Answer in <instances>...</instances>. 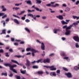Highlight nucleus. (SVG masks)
<instances>
[{
  "mask_svg": "<svg viewBox=\"0 0 79 79\" xmlns=\"http://www.w3.org/2000/svg\"><path fill=\"white\" fill-rule=\"evenodd\" d=\"M26 51L27 52H29V51H31L33 52V53H36L37 52V51H35L34 49L32 48H27L26 49Z\"/></svg>",
  "mask_w": 79,
  "mask_h": 79,
  "instance_id": "2",
  "label": "nucleus"
},
{
  "mask_svg": "<svg viewBox=\"0 0 79 79\" xmlns=\"http://www.w3.org/2000/svg\"><path fill=\"white\" fill-rule=\"evenodd\" d=\"M72 27H73V25H70L68 27H67V25H66L63 27V29H66L65 31L66 32H65V34L66 35H70L71 31L69 29H71Z\"/></svg>",
  "mask_w": 79,
  "mask_h": 79,
  "instance_id": "1",
  "label": "nucleus"
},
{
  "mask_svg": "<svg viewBox=\"0 0 79 79\" xmlns=\"http://www.w3.org/2000/svg\"><path fill=\"white\" fill-rule=\"evenodd\" d=\"M31 55V52L27 53L26 54V55Z\"/></svg>",
  "mask_w": 79,
  "mask_h": 79,
  "instance_id": "62",
  "label": "nucleus"
},
{
  "mask_svg": "<svg viewBox=\"0 0 79 79\" xmlns=\"http://www.w3.org/2000/svg\"><path fill=\"white\" fill-rule=\"evenodd\" d=\"M79 4V0H78L76 3V4L77 5Z\"/></svg>",
  "mask_w": 79,
  "mask_h": 79,
  "instance_id": "47",
  "label": "nucleus"
},
{
  "mask_svg": "<svg viewBox=\"0 0 79 79\" xmlns=\"http://www.w3.org/2000/svg\"><path fill=\"white\" fill-rule=\"evenodd\" d=\"M61 22L62 24H66V22L64 20H62L61 21Z\"/></svg>",
  "mask_w": 79,
  "mask_h": 79,
  "instance_id": "28",
  "label": "nucleus"
},
{
  "mask_svg": "<svg viewBox=\"0 0 79 79\" xmlns=\"http://www.w3.org/2000/svg\"><path fill=\"white\" fill-rule=\"evenodd\" d=\"M20 44H24V42L22 41L20 42Z\"/></svg>",
  "mask_w": 79,
  "mask_h": 79,
  "instance_id": "61",
  "label": "nucleus"
},
{
  "mask_svg": "<svg viewBox=\"0 0 79 79\" xmlns=\"http://www.w3.org/2000/svg\"><path fill=\"white\" fill-rule=\"evenodd\" d=\"M38 73L39 74H42L44 73V72L42 71H40L38 72Z\"/></svg>",
  "mask_w": 79,
  "mask_h": 79,
  "instance_id": "24",
  "label": "nucleus"
},
{
  "mask_svg": "<svg viewBox=\"0 0 79 79\" xmlns=\"http://www.w3.org/2000/svg\"><path fill=\"white\" fill-rule=\"evenodd\" d=\"M14 45L16 46H18V43H14Z\"/></svg>",
  "mask_w": 79,
  "mask_h": 79,
  "instance_id": "57",
  "label": "nucleus"
},
{
  "mask_svg": "<svg viewBox=\"0 0 79 79\" xmlns=\"http://www.w3.org/2000/svg\"><path fill=\"white\" fill-rule=\"evenodd\" d=\"M68 58H69V57H66L64 58V59H65V60H68V61H69V59Z\"/></svg>",
  "mask_w": 79,
  "mask_h": 79,
  "instance_id": "34",
  "label": "nucleus"
},
{
  "mask_svg": "<svg viewBox=\"0 0 79 79\" xmlns=\"http://www.w3.org/2000/svg\"><path fill=\"white\" fill-rule=\"evenodd\" d=\"M60 6V4H56L55 5H52V7H54V8H56V6Z\"/></svg>",
  "mask_w": 79,
  "mask_h": 79,
  "instance_id": "17",
  "label": "nucleus"
},
{
  "mask_svg": "<svg viewBox=\"0 0 79 79\" xmlns=\"http://www.w3.org/2000/svg\"><path fill=\"white\" fill-rule=\"evenodd\" d=\"M26 61L27 63L25 64V65L27 67H29L30 65H31V62H30V61L28 59L26 60Z\"/></svg>",
  "mask_w": 79,
  "mask_h": 79,
  "instance_id": "5",
  "label": "nucleus"
},
{
  "mask_svg": "<svg viewBox=\"0 0 79 79\" xmlns=\"http://www.w3.org/2000/svg\"><path fill=\"white\" fill-rule=\"evenodd\" d=\"M36 18H40V15H37L36 16Z\"/></svg>",
  "mask_w": 79,
  "mask_h": 79,
  "instance_id": "58",
  "label": "nucleus"
},
{
  "mask_svg": "<svg viewBox=\"0 0 79 79\" xmlns=\"http://www.w3.org/2000/svg\"><path fill=\"white\" fill-rule=\"evenodd\" d=\"M2 11H6V9L4 8L2 9Z\"/></svg>",
  "mask_w": 79,
  "mask_h": 79,
  "instance_id": "54",
  "label": "nucleus"
},
{
  "mask_svg": "<svg viewBox=\"0 0 79 79\" xmlns=\"http://www.w3.org/2000/svg\"><path fill=\"white\" fill-rule=\"evenodd\" d=\"M66 22H65V23H66V24H68V23H69V20H66Z\"/></svg>",
  "mask_w": 79,
  "mask_h": 79,
  "instance_id": "40",
  "label": "nucleus"
},
{
  "mask_svg": "<svg viewBox=\"0 0 79 79\" xmlns=\"http://www.w3.org/2000/svg\"><path fill=\"white\" fill-rule=\"evenodd\" d=\"M19 9H20V7H16L15 8V10H19Z\"/></svg>",
  "mask_w": 79,
  "mask_h": 79,
  "instance_id": "52",
  "label": "nucleus"
},
{
  "mask_svg": "<svg viewBox=\"0 0 79 79\" xmlns=\"http://www.w3.org/2000/svg\"><path fill=\"white\" fill-rule=\"evenodd\" d=\"M56 73H57V75L59 76H60V70H57Z\"/></svg>",
  "mask_w": 79,
  "mask_h": 79,
  "instance_id": "22",
  "label": "nucleus"
},
{
  "mask_svg": "<svg viewBox=\"0 0 79 79\" xmlns=\"http://www.w3.org/2000/svg\"><path fill=\"white\" fill-rule=\"evenodd\" d=\"M54 55L55 54H54V53H52V54H50L49 55V56H54Z\"/></svg>",
  "mask_w": 79,
  "mask_h": 79,
  "instance_id": "53",
  "label": "nucleus"
},
{
  "mask_svg": "<svg viewBox=\"0 0 79 79\" xmlns=\"http://www.w3.org/2000/svg\"><path fill=\"white\" fill-rule=\"evenodd\" d=\"M25 2H26L27 4H29V5H32V3H31V1L30 0H26L25 1Z\"/></svg>",
  "mask_w": 79,
  "mask_h": 79,
  "instance_id": "16",
  "label": "nucleus"
},
{
  "mask_svg": "<svg viewBox=\"0 0 79 79\" xmlns=\"http://www.w3.org/2000/svg\"><path fill=\"white\" fill-rule=\"evenodd\" d=\"M10 20V19L9 18H7L6 20V22H8Z\"/></svg>",
  "mask_w": 79,
  "mask_h": 79,
  "instance_id": "55",
  "label": "nucleus"
},
{
  "mask_svg": "<svg viewBox=\"0 0 79 79\" xmlns=\"http://www.w3.org/2000/svg\"><path fill=\"white\" fill-rule=\"evenodd\" d=\"M42 2V1L41 0H36V4H40Z\"/></svg>",
  "mask_w": 79,
  "mask_h": 79,
  "instance_id": "18",
  "label": "nucleus"
},
{
  "mask_svg": "<svg viewBox=\"0 0 79 79\" xmlns=\"http://www.w3.org/2000/svg\"><path fill=\"white\" fill-rule=\"evenodd\" d=\"M56 18H58L59 19H61V20H62V19H63V16L61 15L56 16Z\"/></svg>",
  "mask_w": 79,
  "mask_h": 79,
  "instance_id": "11",
  "label": "nucleus"
},
{
  "mask_svg": "<svg viewBox=\"0 0 79 79\" xmlns=\"http://www.w3.org/2000/svg\"><path fill=\"white\" fill-rule=\"evenodd\" d=\"M34 17H33V19H35V20H36V16H35V15H34Z\"/></svg>",
  "mask_w": 79,
  "mask_h": 79,
  "instance_id": "59",
  "label": "nucleus"
},
{
  "mask_svg": "<svg viewBox=\"0 0 79 79\" xmlns=\"http://www.w3.org/2000/svg\"><path fill=\"white\" fill-rule=\"evenodd\" d=\"M25 30L26 31H27L29 33H30V30L28 29V28L26 27L25 28Z\"/></svg>",
  "mask_w": 79,
  "mask_h": 79,
  "instance_id": "25",
  "label": "nucleus"
},
{
  "mask_svg": "<svg viewBox=\"0 0 79 79\" xmlns=\"http://www.w3.org/2000/svg\"><path fill=\"white\" fill-rule=\"evenodd\" d=\"M72 24H73L74 26H76V25H77L78 24V23H77V21L76 23H74Z\"/></svg>",
  "mask_w": 79,
  "mask_h": 79,
  "instance_id": "44",
  "label": "nucleus"
},
{
  "mask_svg": "<svg viewBox=\"0 0 79 79\" xmlns=\"http://www.w3.org/2000/svg\"><path fill=\"white\" fill-rule=\"evenodd\" d=\"M44 67H45L46 68H52L53 66H49L46 65H44Z\"/></svg>",
  "mask_w": 79,
  "mask_h": 79,
  "instance_id": "29",
  "label": "nucleus"
},
{
  "mask_svg": "<svg viewBox=\"0 0 79 79\" xmlns=\"http://www.w3.org/2000/svg\"><path fill=\"white\" fill-rule=\"evenodd\" d=\"M11 40L12 42H14L15 41V39L14 38H11Z\"/></svg>",
  "mask_w": 79,
  "mask_h": 79,
  "instance_id": "49",
  "label": "nucleus"
},
{
  "mask_svg": "<svg viewBox=\"0 0 79 79\" xmlns=\"http://www.w3.org/2000/svg\"><path fill=\"white\" fill-rule=\"evenodd\" d=\"M53 66V67H50V70L51 71H55L56 70V68H54V66Z\"/></svg>",
  "mask_w": 79,
  "mask_h": 79,
  "instance_id": "13",
  "label": "nucleus"
},
{
  "mask_svg": "<svg viewBox=\"0 0 79 79\" xmlns=\"http://www.w3.org/2000/svg\"><path fill=\"white\" fill-rule=\"evenodd\" d=\"M20 72L21 73H22V74H26V70L23 71L22 70V69H21Z\"/></svg>",
  "mask_w": 79,
  "mask_h": 79,
  "instance_id": "19",
  "label": "nucleus"
},
{
  "mask_svg": "<svg viewBox=\"0 0 79 79\" xmlns=\"http://www.w3.org/2000/svg\"><path fill=\"white\" fill-rule=\"evenodd\" d=\"M15 56L16 57H17V58H19L22 57V56L21 55H16V56Z\"/></svg>",
  "mask_w": 79,
  "mask_h": 79,
  "instance_id": "39",
  "label": "nucleus"
},
{
  "mask_svg": "<svg viewBox=\"0 0 79 79\" xmlns=\"http://www.w3.org/2000/svg\"><path fill=\"white\" fill-rule=\"evenodd\" d=\"M13 76V74L11 73V74L9 75L10 77H12Z\"/></svg>",
  "mask_w": 79,
  "mask_h": 79,
  "instance_id": "64",
  "label": "nucleus"
},
{
  "mask_svg": "<svg viewBox=\"0 0 79 79\" xmlns=\"http://www.w3.org/2000/svg\"><path fill=\"white\" fill-rule=\"evenodd\" d=\"M39 62H40L41 63H43V59H41L37 61L34 60L33 62H32L31 63H32V64H34V63L36 62L37 63H39Z\"/></svg>",
  "mask_w": 79,
  "mask_h": 79,
  "instance_id": "3",
  "label": "nucleus"
},
{
  "mask_svg": "<svg viewBox=\"0 0 79 79\" xmlns=\"http://www.w3.org/2000/svg\"><path fill=\"white\" fill-rule=\"evenodd\" d=\"M13 16L14 17H15V18H18L19 19H20V17H19V16L15 15H13Z\"/></svg>",
  "mask_w": 79,
  "mask_h": 79,
  "instance_id": "31",
  "label": "nucleus"
},
{
  "mask_svg": "<svg viewBox=\"0 0 79 79\" xmlns=\"http://www.w3.org/2000/svg\"><path fill=\"white\" fill-rule=\"evenodd\" d=\"M10 52H13V50L12 49H10L9 50Z\"/></svg>",
  "mask_w": 79,
  "mask_h": 79,
  "instance_id": "63",
  "label": "nucleus"
},
{
  "mask_svg": "<svg viewBox=\"0 0 79 79\" xmlns=\"http://www.w3.org/2000/svg\"><path fill=\"white\" fill-rule=\"evenodd\" d=\"M62 6H64V7H66V6H67L66 4H63Z\"/></svg>",
  "mask_w": 79,
  "mask_h": 79,
  "instance_id": "45",
  "label": "nucleus"
},
{
  "mask_svg": "<svg viewBox=\"0 0 79 79\" xmlns=\"http://www.w3.org/2000/svg\"><path fill=\"white\" fill-rule=\"evenodd\" d=\"M6 54V56H7V57H9V55H8V52L6 53H5Z\"/></svg>",
  "mask_w": 79,
  "mask_h": 79,
  "instance_id": "46",
  "label": "nucleus"
},
{
  "mask_svg": "<svg viewBox=\"0 0 79 79\" xmlns=\"http://www.w3.org/2000/svg\"><path fill=\"white\" fill-rule=\"evenodd\" d=\"M63 69L64 70V71H68V70L66 68L63 67Z\"/></svg>",
  "mask_w": 79,
  "mask_h": 79,
  "instance_id": "35",
  "label": "nucleus"
},
{
  "mask_svg": "<svg viewBox=\"0 0 79 79\" xmlns=\"http://www.w3.org/2000/svg\"><path fill=\"white\" fill-rule=\"evenodd\" d=\"M14 21L15 22V23H16L17 24H19V21L17 19H14Z\"/></svg>",
  "mask_w": 79,
  "mask_h": 79,
  "instance_id": "20",
  "label": "nucleus"
},
{
  "mask_svg": "<svg viewBox=\"0 0 79 79\" xmlns=\"http://www.w3.org/2000/svg\"><path fill=\"white\" fill-rule=\"evenodd\" d=\"M73 39L76 42H79V37L77 36H74L73 37Z\"/></svg>",
  "mask_w": 79,
  "mask_h": 79,
  "instance_id": "7",
  "label": "nucleus"
},
{
  "mask_svg": "<svg viewBox=\"0 0 79 79\" xmlns=\"http://www.w3.org/2000/svg\"><path fill=\"white\" fill-rule=\"evenodd\" d=\"M5 15V13H0V16H3Z\"/></svg>",
  "mask_w": 79,
  "mask_h": 79,
  "instance_id": "36",
  "label": "nucleus"
},
{
  "mask_svg": "<svg viewBox=\"0 0 79 79\" xmlns=\"http://www.w3.org/2000/svg\"><path fill=\"white\" fill-rule=\"evenodd\" d=\"M25 21L26 23H29V22H30V20L28 19H27L25 20Z\"/></svg>",
  "mask_w": 79,
  "mask_h": 79,
  "instance_id": "48",
  "label": "nucleus"
},
{
  "mask_svg": "<svg viewBox=\"0 0 79 79\" xmlns=\"http://www.w3.org/2000/svg\"><path fill=\"white\" fill-rule=\"evenodd\" d=\"M4 65L5 66H9L10 68V69L11 67H15V66H16L15 65H12L11 64L9 63L5 64Z\"/></svg>",
  "mask_w": 79,
  "mask_h": 79,
  "instance_id": "4",
  "label": "nucleus"
},
{
  "mask_svg": "<svg viewBox=\"0 0 79 79\" xmlns=\"http://www.w3.org/2000/svg\"><path fill=\"white\" fill-rule=\"evenodd\" d=\"M42 19H47V17L43 16L42 17Z\"/></svg>",
  "mask_w": 79,
  "mask_h": 79,
  "instance_id": "42",
  "label": "nucleus"
},
{
  "mask_svg": "<svg viewBox=\"0 0 79 79\" xmlns=\"http://www.w3.org/2000/svg\"><path fill=\"white\" fill-rule=\"evenodd\" d=\"M25 12H26L25 10H23V11H21L20 12V14L19 15H23V14L24 13H25Z\"/></svg>",
  "mask_w": 79,
  "mask_h": 79,
  "instance_id": "23",
  "label": "nucleus"
},
{
  "mask_svg": "<svg viewBox=\"0 0 79 79\" xmlns=\"http://www.w3.org/2000/svg\"><path fill=\"white\" fill-rule=\"evenodd\" d=\"M47 6H51V4H46Z\"/></svg>",
  "mask_w": 79,
  "mask_h": 79,
  "instance_id": "50",
  "label": "nucleus"
},
{
  "mask_svg": "<svg viewBox=\"0 0 79 79\" xmlns=\"http://www.w3.org/2000/svg\"><path fill=\"white\" fill-rule=\"evenodd\" d=\"M11 61H12V62H13V63H16V64H17L18 65H23V64H19V63L17 61L15 60H12Z\"/></svg>",
  "mask_w": 79,
  "mask_h": 79,
  "instance_id": "9",
  "label": "nucleus"
},
{
  "mask_svg": "<svg viewBox=\"0 0 79 79\" xmlns=\"http://www.w3.org/2000/svg\"><path fill=\"white\" fill-rule=\"evenodd\" d=\"M7 17V15L6 14L4 16L2 17V18L3 19V18H6Z\"/></svg>",
  "mask_w": 79,
  "mask_h": 79,
  "instance_id": "37",
  "label": "nucleus"
},
{
  "mask_svg": "<svg viewBox=\"0 0 79 79\" xmlns=\"http://www.w3.org/2000/svg\"><path fill=\"white\" fill-rule=\"evenodd\" d=\"M66 9L68 11H70V8H69V7H67Z\"/></svg>",
  "mask_w": 79,
  "mask_h": 79,
  "instance_id": "51",
  "label": "nucleus"
},
{
  "mask_svg": "<svg viewBox=\"0 0 79 79\" xmlns=\"http://www.w3.org/2000/svg\"><path fill=\"white\" fill-rule=\"evenodd\" d=\"M50 75L51 76H56V74L55 72H51L50 73Z\"/></svg>",
  "mask_w": 79,
  "mask_h": 79,
  "instance_id": "12",
  "label": "nucleus"
},
{
  "mask_svg": "<svg viewBox=\"0 0 79 79\" xmlns=\"http://www.w3.org/2000/svg\"><path fill=\"white\" fill-rule=\"evenodd\" d=\"M74 69H75V70H79V67H77V66H76L74 67Z\"/></svg>",
  "mask_w": 79,
  "mask_h": 79,
  "instance_id": "27",
  "label": "nucleus"
},
{
  "mask_svg": "<svg viewBox=\"0 0 79 79\" xmlns=\"http://www.w3.org/2000/svg\"><path fill=\"white\" fill-rule=\"evenodd\" d=\"M77 16H73V19H76H76H77Z\"/></svg>",
  "mask_w": 79,
  "mask_h": 79,
  "instance_id": "56",
  "label": "nucleus"
},
{
  "mask_svg": "<svg viewBox=\"0 0 79 79\" xmlns=\"http://www.w3.org/2000/svg\"><path fill=\"white\" fill-rule=\"evenodd\" d=\"M2 76H7V73H2Z\"/></svg>",
  "mask_w": 79,
  "mask_h": 79,
  "instance_id": "30",
  "label": "nucleus"
},
{
  "mask_svg": "<svg viewBox=\"0 0 79 79\" xmlns=\"http://www.w3.org/2000/svg\"><path fill=\"white\" fill-rule=\"evenodd\" d=\"M6 29H4L2 31V34H6Z\"/></svg>",
  "mask_w": 79,
  "mask_h": 79,
  "instance_id": "33",
  "label": "nucleus"
},
{
  "mask_svg": "<svg viewBox=\"0 0 79 79\" xmlns=\"http://www.w3.org/2000/svg\"><path fill=\"white\" fill-rule=\"evenodd\" d=\"M44 63H50V59L48 58H47L46 59H44Z\"/></svg>",
  "mask_w": 79,
  "mask_h": 79,
  "instance_id": "10",
  "label": "nucleus"
},
{
  "mask_svg": "<svg viewBox=\"0 0 79 79\" xmlns=\"http://www.w3.org/2000/svg\"><path fill=\"white\" fill-rule=\"evenodd\" d=\"M15 77H16L17 79H21V77L19 76L16 75L15 76Z\"/></svg>",
  "mask_w": 79,
  "mask_h": 79,
  "instance_id": "32",
  "label": "nucleus"
},
{
  "mask_svg": "<svg viewBox=\"0 0 79 79\" xmlns=\"http://www.w3.org/2000/svg\"><path fill=\"white\" fill-rule=\"evenodd\" d=\"M33 68L35 69H37L38 68V66H34L32 67Z\"/></svg>",
  "mask_w": 79,
  "mask_h": 79,
  "instance_id": "38",
  "label": "nucleus"
},
{
  "mask_svg": "<svg viewBox=\"0 0 79 79\" xmlns=\"http://www.w3.org/2000/svg\"><path fill=\"white\" fill-rule=\"evenodd\" d=\"M0 53H4V51L3 49H1L0 50Z\"/></svg>",
  "mask_w": 79,
  "mask_h": 79,
  "instance_id": "43",
  "label": "nucleus"
},
{
  "mask_svg": "<svg viewBox=\"0 0 79 79\" xmlns=\"http://www.w3.org/2000/svg\"><path fill=\"white\" fill-rule=\"evenodd\" d=\"M28 16H30V17H31V18H34V15L32 14H28L27 15Z\"/></svg>",
  "mask_w": 79,
  "mask_h": 79,
  "instance_id": "26",
  "label": "nucleus"
},
{
  "mask_svg": "<svg viewBox=\"0 0 79 79\" xmlns=\"http://www.w3.org/2000/svg\"><path fill=\"white\" fill-rule=\"evenodd\" d=\"M15 65V67H11V68H10V70H11L12 71H13V72L14 73H17V72L16 71V70L15 69H13V68H15V67H16L17 66V65Z\"/></svg>",
  "mask_w": 79,
  "mask_h": 79,
  "instance_id": "6",
  "label": "nucleus"
},
{
  "mask_svg": "<svg viewBox=\"0 0 79 79\" xmlns=\"http://www.w3.org/2000/svg\"><path fill=\"white\" fill-rule=\"evenodd\" d=\"M41 48L42 50H45V45H44V44L43 43H41Z\"/></svg>",
  "mask_w": 79,
  "mask_h": 79,
  "instance_id": "15",
  "label": "nucleus"
},
{
  "mask_svg": "<svg viewBox=\"0 0 79 79\" xmlns=\"http://www.w3.org/2000/svg\"><path fill=\"white\" fill-rule=\"evenodd\" d=\"M65 74L68 77H69V78H71L72 77V75H71V73H65Z\"/></svg>",
  "mask_w": 79,
  "mask_h": 79,
  "instance_id": "8",
  "label": "nucleus"
},
{
  "mask_svg": "<svg viewBox=\"0 0 79 79\" xmlns=\"http://www.w3.org/2000/svg\"><path fill=\"white\" fill-rule=\"evenodd\" d=\"M60 31V29H55L54 30V33L55 34H56L57 33V32H58V31Z\"/></svg>",
  "mask_w": 79,
  "mask_h": 79,
  "instance_id": "14",
  "label": "nucleus"
},
{
  "mask_svg": "<svg viewBox=\"0 0 79 79\" xmlns=\"http://www.w3.org/2000/svg\"><path fill=\"white\" fill-rule=\"evenodd\" d=\"M75 46L76 48H79V44H78V43H76Z\"/></svg>",
  "mask_w": 79,
  "mask_h": 79,
  "instance_id": "41",
  "label": "nucleus"
},
{
  "mask_svg": "<svg viewBox=\"0 0 79 79\" xmlns=\"http://www.w3.org/2000/svg\"><path fill=\"white\" fill-rule=\"evenodd\" d=\"M26 15H24L23 17H21V19L22 20L24 21V20H25V19H26Z\"/></svg>",
  "mask_w": 79,
  "mask_h": 79,
  "instance_id": "21",
  "label": "nucleus"
},
{
  "mask_svg": "<svg viewBox=\"0 0 79 79\" xmlns=\"http://www.w3.org/2000/svg\"><path fill=\"white\" fill-rule=\"evenodd\" d=\"M35 9H36V10H37V11H39V8L35 7Z\"/></svg>",
  "mask_w": 79,
  "mask_h": 79,
  "instance_id": "60",
  "label": "nucleus"
}]
</instances>
